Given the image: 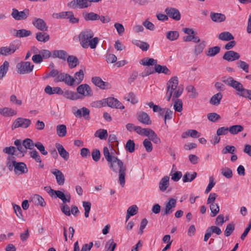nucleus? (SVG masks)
<instances>
[{"instance_id":"1","label":"nucleus","mask_w":251,"mask_h":251,"mask_svg":"<svg viewBox=\"0 0 251 251\" xmlns=\"http://www.w3.org/2000/svg\"><path fill=\"white\" fill-rule=\"evenodd\" d=\"M103 155L108 162L110 168L115 173L119 174V182L122 187L125 184V177L126 167L123 161L117 157L112 156L107 147H104L103 150Z\"/></svg>"},{"instance_id":"2","label":"nucleus","mask_w":251,"mask_h":251,"mask_svg":"<svg viewBox=\"0 0 251 251\" xmlns=\"http://www.w3.org/2000/svg\"><path fill=\"white\" fill-rule=\"evenodd\" d=\"M94 34L90 29H85L82 30L78 35V39L80 44L84 49H87L89 47L91 49L96 48L99 42L98 37H94Z\"/></svg>"},{"instance_id":"3","label":"nucleus","mask_w":251,"mask_h":251,"mask_svg":"<svg viewBox=\"0 0 251 251\" xmlns=\"http://www.w3.org/2000/svg\"><path fill=\"white\" fill-rule=\"evenodd\" d=\"M222 80L226 85L235 89L237 95L251 100V90L244 88L241 82L231 76H224Z\"/></svg>"},{"instance_id":"4","label":"nucleus","mask_w":251,"mask_h":251,"mask_svg":"<svg viewBox=\"0 0 251 251\" xmlns=\"http://www.w3.org/2000/svg\"><path fill=\"white\" fill-rule=\"evenodd\" d=\"M178 80L176 76H174L170 79L167 82V92L165 96L166 100L169 101L171 97L173 100L179 98L183 93V88L181 86H178Z\"/></svg>"},{"instance_id":"5","label":"nucleus","mask_w":251,"mask_h":251,"mask_svg":"<svg viewBox=\"0 0 251 251\" xmlns=\"http://www.w3.org/2000/svg\"><path fill=\"white\" fill-rule=\"evenodd\" d=\"M20 45L19 41H13L8 46L0 48V55L7 56L14 53L19 48Z\"/></svg>"},{"instance_id":"6","label":"nucleus","mask_w":251,"mask_h":251,"mask_svg":"<svg viewBox=\"0 0 251 251\" xmlns=\"http://www.w3.org/2000/svg\"><path fill=\"white\" fill-rule=\"evenodd\" d=\"M34 65L30 62H21L16 65L17 72L21 75L27 74L31 73L34 68Z\"/></svg>"},{"instance_id":"7","label":"nucleus","mask_w":251,"mask_h":251,"mask_svg":"<svg viewBox=\"0 0 251 251\" xmlns=\"http://www.w3.org/2000/svg\"><path fill=\"white\" fill-rule=\"evenodd\" d=\"M29 15V10L25 8L23 11H19L16 8H13L11 13V16L17 21L25 20Z\"/></svg>"},{"instance_id":"8","label":"nucleus","mask_w":251,"mask_h":251,"mask_svg":"<svg viewBox=\"0 0 251 251\" xmlns=\"http://www.w3.org/2000/svg\"><path fill=\"white\" fill-rule=\"evenodd\" d=\"M77 92L80 95L81 98L83 97H90L93 95V91L91 87L87 84H82L78 86L76 89Z\"/></svg>"},{"instance_id":"9","label":"nucleus","mask_w":251,"mask_h":251,"mask_svg":"<svg viewBox=\"0 0 251 251\" xmlns=\"http://www.w3.org/2000/svg\"><path fill=\"white\" fill-rule=\"evenodd\" d=\"M90 6L88 0H73L68 3V6L72 8L83 9Z\"/></svg>"},{"instance_id":"10","label":"nucleus","mask_w":251,"mask_h":251,"mask_svg":"<svg viewBox=\"0 0 251 251\" xmlns=\"http://www.w3.org/2000/svg\"><path fill=\"white\" fill-rule=\"evenodd\" d=\"M176 201L175 199L171 198L165 203V208L162 211L163 215H168L173 211V208L176 206Z\"/></svg>"},{"instance_id":"11","label":"nucleus","mask_w":251,"mask_h":251,"mask_svg":"<svg viewBox=\"0 0 251 251\" xmlns=\"http://www.w3.org/2000/svg\"><path fill=\"white\" fill-rule=\"evenodd\" d=\"M31 124V121L29 119L18 118L13 123L12 128V129L17 128L19 127L23 128L28 127Z\"/></svg>"},{"instance_id":"12","label":"nucleus","mask_w":251,"mask_h":251,"mask_svg":"<svg viewBox=\"0 0 251 251\" xmlns=\"http://www.w3.org/2000/svg\"><path fill=\"white\" fill-rule=\"evenodd\" d=\"M92 82L95 85L101 89H109L111 88V86L109 83L103 81L101 78L99 76L92 77Z\"/></svg>"},{"instance_id":"13","label":"nucleus","mask_w":251,"mask_h":251,"mask_svg":"<svg viewBox=\"0 0 251 251\" xmlns=\"http://www.w3.org/2000/svg\"><path fill=\"white\" fill-rule=\"evenodd\" d=\"M104 101H105V104H106L109 107L121 109H123L125 108L123 104L114 98H108L104 99Z\"/></svg>"},{"instance_id":"14","label":"nucleus","mask_w":251,"mask_h":251,"mask_svg":"<svg viewBox=\"0 0 251 251\" xmlns=\"http://www.w3.org/2000/svg\"><path fill=\"white\" fill-rule=\"evenodd\" d=\"M166 14L170 18L176 20H180L181 15L179 10L175 8L167 7L165 10Z\"/></svg>"},{"instance_id":"15","label":"nucleus","mask_w":251,"mask_h":251,"mask_svg":"<svg viewBox=\"0 0 251 251\" xmlns=\"http://www.w3.org/2000/svg\"><path fill=\"white\" fill-rule=\"evenodd\" d=\"M137 119L139 122L146 125L151 124L150 116L145 112L140 111L137 113Z\"/></svg>"},{"instance_id":"16","label":"nucleus","mask_w":251,"mask_h":251,"mask_svg":"<svg viewBox=\"0 0 251 251\" xmlns=\"http://www.w3.org/2000/svg\"><path fill=\"white\" fill-rule=\"evenodd\" d=\"M32 24L36 28L41 31H45L48 30V27L42 19L34 18L32 21Z\"/></svg>"},{"instance_id":"17","label":"nucleus","mask_w":251,"mask_h":251,"mask_svg":"<svg viewBox=\"0 0 251 251\" xmlns=\"http://www.w3.org/2000/svg\"><path fill=\"white\" fill-rule=\"evenodd\" d=\"M240 57V55L238 52L229 50L225 53L223 58L227 61H233L238 60Z\"/></svg>"},{"instance_id":"18","label":"nucleus","mask_w":251,"mask_h":251,"mask_svg":"<svg viewBox=\"0 0 251 251\" xmlns=\"http://www.w3.org/2000/svg\"><path fill=\"white\" fill-rule=\"evenodd\" d=\"M75 116L77 118H81L83 117L84 118L87 120L90 119V110L86 108L82 107L81 109H77L75 112L74 113Z\"/></svg>"},{"instance_id":"19","label":"nucleus","mask_w":251,"mask_h":251,"mask_svg":"<svg viewBox=\"0 0 251 251\" xmlns=\"http://www.w3.org/2000/svg\"><path fill=\"white\" fill-rule=\"evenodd\" d=\"M11 33L13 35L19 38L26 37L30 36L31 34V32L30 30L25 29L19 30L13 29L11 30Z\"/></svg>"},{"instance_id":"20","label":"nucleus","mask_w":251,"mask_h":251,"mask_svg":"<svg viewBox=\"0 0 251 251\" xmlns=\"http://www.w3.org/2000/svg\"><path fill=\"white\" fill-rule=\"evenodd\" d=\"M13 166L14 167L15 172L19 171L21 174H25L28 172L26 165L23 162H17L16 161H12Z\"/></svg>"},{"instance_id":"21","label":"nucleus","mask_w":251,"mask_h":251,"mask_svg":"<svg viewBox=\"0 0 251 251\" xmlns=\"http://www.w3.org/2000/svg\"><path fill=\"white\" fill-rule=\"evenodd\" d=\"M210 17L211 20L215 23H221L226 19V17L224 14L213 12L210 13Z\"/></svg>"},{"instance_id":"22","label":"nucleus","mask_w":251,"mask_h":251,"mask_svg":"<svg viewBox=\"0 0 251 251\" xmlns=\"http://www.w3.org/2000/svg\"><path fill=\"white\" fill-rule=\"evenodd\" d=\"M55 147L60 156L63 158L65 161H67L69 158V153L65 149L63 146L59 143H56Z\"/></svg>"},{"instance_id":"23","label":"nucleus","mask_w":251,"mask_h":251,"mask_svg":"<svg viewBox=\"0 0 251 251\" xmlns=\"http://www.w3.org/2000/svg\"><path fill=\"white\" fill-rule=\"evenodd\" d=\"M51 172L55 176L57 184L59 185H63L65 182V177L63 174L58 169H54Z\"/></svg>"},{"instance_id":"24","label":"nucleus","mask_w":251,"mask_h":251,"mask_svg":"<svg viewBox=\"0 0 251 251\" xmlns=\"http://www.w3.org/2000/svg\"><path fill=\"white\" fill-rule=\"evenodd\" d=\"M44 91L46 94L49 95H51L55 94L62 95L63 94V90L59 87H51L50 85H47L45 87Z\"/></svg>"},{"instance_id":"25","label":"nucleus","mask_w":251,"mask_h":251,"mask_svg":"<svg viewBox=\"0 0 251 251\" xmlns=\"http://www.w3.org/2000/svg\"><path fill=\"white\" fill-rule=\"evenodd\" d=\"M67 56V52L64 50H54L52 52V57L53 58H58L63 60H65Z\"/></svg>"},{"instance_id":"26","label":"nucleus","mask_w":251,"mask_h":251,"mask_svg":"<svg viewBox=\"0 0 251 251\" xmlns=\"http://www.w3.org/2000/svg\"><path fill=\"white\" fill-rule=\"evenodd\" d=\"M0 114L4 117H11L17 114L16 110L9 107L0 108Z\"/></svg>"},{"instance_id":"27","label":"nucleus","mask_w":251,"mask_h":251,"mask_svg":"<svg viewBox=\"0 0 251 251\" xmlns=\"http://www.w3.org/2000/svg\"><path fill=\"white\" fill-rule=\"evenodd\" d=\"M169 177L165 176L161 178L159 183V188L160 191L164 192L169 186Z\"/></svg>"},{"instance_id":"28","label":"nucleus","mask_w":251,"mask_h":251,"mask_svg":"<svg viewBox=\"0 0 251 251\" xmlns=\"http://www.w3.org/2000/svg\"><path fill=\"white\" fill-rule=\"evenodd\" d=\"M67 62L70 68L72 69L76 67L79 64L78 58L74 55H69L67 56Z\"/></svg>"},{"instance_id":"29","label":"nucleus","mask_w":251,"mask_h":251,"mask_svg":"<svg viewBox=\"0 0 251 251\" xmlns=\"http://www.w3.org/2000/svg\"><path fill=\"white\" fill-rule=\"evenodd\" d=\"M218 39L222 41H229L234 39V36L228 31H224L220 33Z\"/></svg>"},{"instance_id":"30","label":"nucleus","mask_w":251,"mask_h":251,"mask_svg":"<svg viewBox=\"0 0 251 251\" xmlns=\"http://www.w3.org/2000/svg\"><path fill=\"white\" fill-rule=\"evenodd\" d=\"M53 192V195H56V197L61 200L63 203H66L67 202H69L70 201L71 197L70 195L66 197L64 193L59 190H55V191Z\"/></svg>"},{"instance_id":"31","label":"nucleus","mask_w":251,"mask_h":251,"mask_svg":"<svg viewBox=\"0 0 251 251\" xmlns=\"http://www.w3.org/2000/svg\"><path fill=\"white\" fill-rule=\"evenodd\" d=\"M63 94L65 98L71 100H76L81 99V97H79L76 93L71 91L67 90L64 93L63 92Z\"/></svg>"},{"instance_id":"32","label":"nucleus","mask_w":251,"mask_h":251,"mask_svg":"<svg viewBox=\"0 0 251 251\" xmlns=\"http://www.w3.org/2000/svg\"><path fill=\"white\" fill-rule=\"evenodd\" d=\"M223 98V95L219 92L214 95L210 100V103L212 105H218L220 103L221 100Z\"/></svg>"},{"instance_id":"33","label":"nucleus","mask_w":251,"mask_h":251,"mask_svg":"<svg viewBox=\"0 0 251 251\" xmlns=\"http://www.w3.org/2000/svg\"><path fill=\"white\" fill-rule=\"evenodd\" d=\"M9 63L7 61H4L0 66V80L6 74L8 71Z\"/></svg>"},{"instance_id":"34","label":"nucleus","mask_w":251,"mask_h":251,"mask_svg":"<svg viewBox=\"0 0 251 251\" xmlns=\"http://www.w3.org/2000/svg\"><path fill=\"white\" fill-rule=\"evenodd\" d=\"M84 19L86 21H96L99 20V15L94 12L85 13L83 14Z\"/></svg>"},{"instance_id":"35","label":"nucleus","mask_w":251,"mask_h":251,"mask_svg":"<svg viewBox=\"0 0 251 251\" xmlns=\"http://www.w3.org/2000/svg\"><path fill=\"white\" fill-rule=\"evenodd\" d=\"M244 130V127L239 125H233L229 127V132L231 134H237Z\"/></svg>"},{"instance_id":"36","label":"nucleus","mask_w":251,"mask_h":251,"mask_svg":"<svg viewBox=\"0 0 251 251\" xmlns=\"http://www.w3.org/2000/svg\"><path fill=\"white\" fill-rule=\"evenodd\" d=\"M197 175L196 172L191 173L187 172L184 175L182 180L183 182H191L196 177Z\"/></svg>"},{"instance_id":"37","label":"nucleus","mask_w":251,"mask_h":251,"mask_svg":"<svg viewBox=\"0 0 251 251\" xmlns=\"http://www.w3.org/2000/svg\"><path fill=\"white\" fill-rule=\"evenodd\" d=\"M36 39L39 42L45 43L49 40L50 36L46 32H38L36 33Z\"/></svg>"},{"instance_id":"38","label":"nucleus","mask_w":251,"mask_h":251,"mask_svg":"<svg viewBox=\"0 0 251 251\" xmlns=\"http://www.w3.org/2000/svg\"><path fill=\"white\" fill-rule=\"evenodd\" d=\"M84 78V73L83 70H80L76 72L74 75V80H75V84L78 85L80 83Z\"/></svg>"},{"instance_id":"39","label":"nucleus","mask_w":251,"mask_h":251,"mask_svg":"<svg viewBox=\"0 0 251 251\" xmlns=\"http://www.w3.org/2000/svg\"><path fill=\"white\" fill-rule=\"evenodd\" d=\"M220 172L221 174L227 179L231 178L233 176L232 170L227 167H222Z\"/></svg>"},{"instance_id":"40","label":"nucleus","mask_w":251,"mask_h":251,"mask_svg":"<svg viewBox=\"0 0 251 251\" xmlns=\"http://www.w3.org/2000/svg\"><path fill=\"white\" fill-rule=\"evenodd\" d=\"M56 132L59 137H63L65 136L67 133L66 126L64 125H59L57 126Z\"/></svg>"},{"instance_id":"41","label":"nucleus","mask_w":251,"mask_h":251,"mask_svg":"<svg viewBox=\"0 0 251 251\" xmlns=\"http://www.w3.org/2000/svg\"><path fill=\"white\" fill-rule=\"evenodd\" d=\"M155 71L158 73H163L165 75H170L171 73L168 68L165 66L156 64L155 67Z\"/></svg>"},{"instance_id":"42","label":"nucleus","mask_w":251,"mask_h":251,"mask_svg":"<svg viewBox=\"0 0 251 251\" xmlns=\"http://www.w3.org/2000/svg\"><path fill=\"white\" fill-rule=\"evenodd\" d=\"M133 43L143 51H147L150 47L149 44L140 40H135L133 42Z\"/></svg>"},{"instance_id":"43","label":"nucleus","mask_w":251,"mask_h":251,"mask_svg":"<svg viewBox=\"0 0 251 251\" xmlns=\"http://www.w3.org/2000/svg\"><path fill=\"white\" fill-rule=\"evenodd\" d=\"M157 61L151 58H143L140 62L141 64L144 66H152L157 64Z\"/></svg>"},{"instance_id":"44","label":"nucleus","mask_w":251,"mask_h":251,"mask_svg":"<svg viewBox=\"0 0 251 251\" xmlns=\"http://www.w3.org/2000/svg\"><path fill=\"white\" fill-rule=\"evenodd\" d=\"M95 136L101 140L106 139L108 136L107 131L104 129H100L96 131Z\"/></svg>"},{"instance_id":"45","label":"nucleus","mask_w":251,"mask_h":251,"mask_svg":"<svg viewBox=\"0 0 251 251\" xmlns=\"http://www.w3.org/2000/svg\"><path fill=\"white\" fill-rule=\"evenodd\" d=\"M210 209L211 211V216H216L219 212L220 208L219 205L216 203H210Z\"/></svg>"},{"instance_id":"46","label":"nucleus","mask_w":251,"mask_h":251,"mask_svg":"<svg viewBox=\"0 0 251 251\" xmlns=\"http://www.w3.org/2000/svg\"><path fill=\"white\" fill-rule=\"evenodd\" d=\"M185 134L187 136H189L193 138H198L201 135L200 133L195 129H188L186 131ZM182 137L183 138H185L184 133L182 135Z\"/></svg>"},{"instance_id":"47","label":"nucleus","mask_w":251,"mask_h":251,"mask_svg":"<svg viewBox=\"0 0 251 251\" xmlns=\"http://www.w3.org/2000/svg\"><path fill=\"white\" fill-rule=\"evenodd\" d=\"M220 51V48L218 46H215L214 47L209 48L206 55L209 56H214Z\"/></svg>"},{"instance_id":"48","label":"nucleus","mask_w":251,"mask_h":251,"mask_svg":"<svg viewBox=\"0 0 251 251\" xmlns=\"http://www.w3.org/2000/svg\"><path fill=\"white\" fill-rule=\"evenodd\" d=\"M151 129L149 128H142L139 126H136L135 131H136L138 134L148 136L150 135V131Z\"/></svg>"},{"instance_id":"49","label":"nucleus","mask_w":251,"mask_h":251,"mask_svg":"<svg viewBox=\"0 0 251 251\" xmlns=\"http://www.w3.org/2000/svg\"><path fill=\"white\" fill-rule=\"evenodd\" d=\"M116 246L117 244L114 242L113 239H110L105 246V250L106 251H114Z\"/></svg>"},{"instance_id":"50","label":"nucleus","mask_w":251,"mask_h":251,"mask_svg":"<svg viewBox=\"0 0 251 251\" xmlns=\"http://www.w3.org/2000/svg\"><path fill=\"white\" fill-rule=\"evenodd\" d=\"M33 200L36 205H39L43 207L46 204V202L44 199L39 195H34Z\"/></svg>"},{"instance_id":"51","label":"nucleus","mask_w":251,"mask_h":251,"mask_svg":"<svg viewBox=\"0 0 251 251\" xmlns=\"http://www.w3.org/2000/svg\"><path fill=\"white\" fill-rule=\"evenodd\" d=\"M179 37V33L176 31H170L167 33L166 37L170 41L176 40Z\"/></svg>"},{"instance_id":"52","label":"nucleus","mask_w":251,"mask_h":251,"mask_svg":"<svg viewBox=\"0 0 251 251\" xmlns=\"http://www.w3.org/2000/svg\"><path fill=\"white\" fill-rule=\"evenodd\" d=\"M205 47V43L204 41H202L200 44L197 45L195 47L194 53L197 54H201L203 50Z\"/></svg>"},{"instance_id":"53","label":"nucleus","mask_w":251,"mask_h":251,"mask_svg":"<svg viewBox=\"0 0 251 251\" xmlns=\"http://www.w3.org/2000/svg\"><path fill=\"white\" fill-rule=\"evenodd\" d=\"M236 65L239 68L242 69L246 73L249 72V65L246 62L239 60L236 62Z\"/></svg>"},{"instance_id":"54","label":"nucleus","mask_w":251,"mask_h":251,"mask_svg":"<svg viewBox=\"0 0 251 251\" xmlns=\"http://www.w3.org/2000/svg\"><path fill=\"white\" fill-rule=\"evenodd\" d=\"M234 229L235 225L233 223L228 224L226 227V229L224 232L225 235L226 237L229 236L232 234Z\"/></svg>"},{"instance_id":"55","label":"nucleus","mask_w":251,"mask_h":251,"mask_svg":"<svg viewBox=\"0 0 251 251\" xmlns=\"http://www.w3.org/2000/svg\"><path fill=\"white\" fill-rule=\"evenodd\" d=\"M174 108L177 112H181L182 110V102L180 99H175L174 100Z\"/></svg>"},{"instance_id":"56","label":"nucleus","mask_w":251,"mask_h":251,"mask_svg":"<svg viewBox=\"0 0 251 251\" xmlns=\"http://www.w3.org/2000/svg\"><path fill=\"white\" fill-rule=\"evenodd\" d=\"M126 149L128 152L132 153L135 150V143L133 140H128L126 144Z\"/></svg>"},{"instance_id":"57","label":"nucleus","mask_w":251,"mask_h":251,"mask_svg":"<svg viewBox=\"0 0 251 251\" xmlns=\"http://www.w3.org/2000/svg\"><path fill=\"white\" fill-rule=\"evenodd\" d=\"M23 145L26 150H31L34 147L35 144H34L32 140L27 138L23 141Z\"/></svg>"},{"instance_id":"58","label":"nucleus","mask_w":251,"mask_h":251,"mask_svg":"<svg viewBox=\"0 0 251 251\" xmlns=\"http://www.w3.org/2000/svg\"><path fill=\"white\" fill-rule=\"evenodd\" d=\"M125 99L132 104H135L138 102V99L134 94L132 92L128 93L125 97Z\"/></svg>"},{"instance_id":"59","label":"nucleus","mask_w":251,"mask_h":251,"mask_svg":"<svg viewBox=\"0 0 251 251\" xmlns=\"http://www.w3.org/2000/svg\"><path fill=\"white\" fill-rule=\"evenodd\" d=\"M67 19H69L70 23L72 24H76L79 22V19L74 17L73 12L68 11Z\"/></svg>"},{"instance_id":"60","label":"nucleus","mask_w":251,"mask_h":251,"mask_svg":"<svg viewBox=\"0 0 251 251\" xmlns=\"http://www.w3.org/2000/svg\"><path fill=\"white\" fill-rule=\"evenodd\" d=\"M235 151L236 148L234 146L227 145L222 150V152L224 154L227 153L233 154Z\"/></svg>"},{"instance_id":"61","label":"nucleus","mask_w":251,"mask_h":251,"mask_svg":"<svg viewBox=\"0 0 251 251\" xmlns=\"http://www.w3.org/2000/svg\"><path fill=\"white\" fill-rule=\"evenodd\" d=\"M143 144L147 152H150L152 151V145L149 139H145L143 142Z\"/></svg>"},{"instance_id":"62","label":"nucleus","mask_w":251,"mask_h":251,"mask_svg":"<svg viewBox=\"0 0 251 251\" xmlns=\"http://www.w3.org/2000/svg\"><path fill=\"white\" fill-rule=\"evenodd\" d=\"M229 132V127L223 126L219 128L217 130V135L218 136L225 135H226Z\"/></svg>"},{"instance_id":"63","label":"nucleus","mask_w":251,"mask_h":251,"mask_svg":"<svg viewBox=\"0 0 251 251\" xmlns=\"http://www.w3.org/2000/svg\"><path fill=\"white\" fill-rule=\"evenodd\" d=\"M114 27L120 36L122 35L125 32V28L122 24L116 23L114 24Z\"/></svg>"},{"instance_id":"64","label":"nucleus","mask_w":251,"mask_h":251,"mask_svg":"<svg viewBox=\"0 0 251 251\" xmlns=\"http://www.w3.org/2000/svg\"><path fill=\"white\" fill-rule=\"evenodd\" d=\"M208 119L212 122H215L216 121L220 119V116L216 113H211L207 115Z\"/></svg>"}]
</instances>
